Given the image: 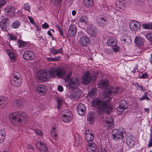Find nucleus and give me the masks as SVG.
I'll use <instances>...</instances> for the list:
<instances>
[{
    "label": "nucleus",
    "mask_w": 152,
    "mask_h": 152,
    "mask_svg": "<svg viewBox=\"0 0 152 152\" xmlns=\"http://www.w3.org/2000/svg\"><path fill=\"white\" fill-rule=\"evenodd\" d=\"M101 136L103 140H105L107 137V135L106 134H104V133H103Z\"/></svg>",
    "instance_id": "nucleus-59"
},
{
    "label": "nucleus",
    "mask_w": 152,
    "mask_h": 152,
    "mask_svg": "<svg viewBox=\"0 0 152 152\" xmlns=\"http://www.w3.org/2000/svg\"><path fill=\"white\" fill-rule=\"evenodd\" d=\"M124 134L125 133L120 130L114 129L112 132V137L114 140L118 141L119 140H122Z\"/></svg>",
    "instance_id": "nucleus-7"
},
{
    "label": "nucleus",
    "mask_w": 152,
    "mask_h": 152,
    "mask_svg": "<svg viewBox=\"0 0 152 152\" xmlns=\"http://www.w3.org/2000/svg\"><path fill=\"white\" fill-rule=\"evenodd\" d=\"M147 76V73L143 74L142 75L140 76V79H145L146 78Z\"/></svg>",
    "instance_id": "nucleus-54"
},
{
    "label": "nucleus",
    "mask_w": 152,
    "mask_h": 152,
    "mask_svg": "<svg viewBox=\"0 0 152 152\" xmlns=\"http://www.w3.org/2000/svg\"><path fill=\"white\" fill-rule=\"evenodd\" d=\"M118 91V88H113L110 87L107 90V92L103 94V99H100L95 98L93 99L91 102L92 106L98 108L99 112L107 113L109 114L112 109L110 103L112 99L110 96L112 95L116 96Z\"/></svg>",
    "instance_id": "nucleus-1"
},
{
    "label": "nucleus",
    "mask_w": 152,
    "mask_h": 152,
    "mask_svg": "<svg viewBox=\"0 0 152 152\" xmlns=\"http://www.w3.org/2000/svg\"><path fill=\"white\" fill-rule=\"evenodd\" d=\"M103 7H104V10H108V7L107 6V5H104Z\"/></svg>",
    "instance_id": "nucleus-63"
},
{
    "label": "nucleus",
    "mask_w": 152,
    "mask_h": 152,
    "mask_svg": "<svg viewBox=\"0 0 152 152\" xmlns=\"http://www.w3.org/2000/svg\"><path fill=\"white\" fill-rule=\"evenodd\" d=\"M79 44L83 47H86L89 45L90 43L89 37L85 35L80 37L79 40Z\"/></svg>",
    "instance_id": "nucleus-9"
},
{
    "label": "nucleus",
    "mask_w": 152,
    "mask_h": 152,
    "mask_svg": "<svg viewBox=\"0 0 152 152\" xmlns=\"http://www.w3.org/2000/svg\"><path fill=\"white\" fill-rule=\"evenodd\" d=\"M129 26L132 30L138 31L140 29L141 24L139 22L137 21L132 20L129 22Z\"/></svg>",
    "instance_id": "nucleus-12"
},
{
    "label": "nucleus",
    "mask_w": 152,
    "mask_h": 152,
    "mask_svg": "<svg viewBox=\"0 0 152 152\" xmlns=\"http://www.w3.org/2000/svg\"><path fill=\"white\" fill-rule=\"evenodd\" d=\"M142 27L145 29H152V23L143 24L142 25Z\"/></svg>",
    "instance_id": "nucleus-40"
},
{
    "label": "nucleus",
    "mask_w": 152,
    "mask_h": 152,
    "mask_svg": "<svg viewBox=\"0 0 152 152\" xmlns=\"http://www.w3.org/2000/svg\"><path fill=\"white\" fill-rule=\"evenodd\" d=\"M27 114L24 112L16 111L10 113L8 119L13 125L16 126L20 123H24L27 120Z\"/></svg>",
    "instance_id": "nucleus-2"
},
{
    "label": "nucleus",
    "mask_w": 152,
    "mask_h": 152,
    "mask_svg": "<svg viewBox=\"0 0 152 152\" xmlns=\"http://www.w3.org/2000/svg\"><path fill=\"white\" fill-rule=\"evenodd\" d=\"M50 52L53 55H55L58 53H62L63 52V49L60 48L58 49H56L54 48L50 49Z\"/></svg>",
    "instance_id": "nucleus-31"
},
{
    "label": "nucleus",
    "mask_w": 152,
    "mask_h": 152,
    "mask_svg": "<svg viewBox=\"0 0 152 152\" xmlns=\"http://www.w3.org/2000/svg\"><path fill=\"white\" fill-rule=\"evenodd\" d=\"M91 79V75L89 72L87 71L82 76L81 82L85 85L88 84Z\"/></svg>",
    "instance_id": "nucleus-10"
},
{
    "label": "nucleus",
    "mask_w": 152,
    "mask_h": 152,
    "mask_svg": "<svg viewBox=\"0 0 152 152\" xmlns=\"http://www.w3.org/2000/svg\"><path fill=\"white\" fill-rule=\"evenodd\" d=\"M60 58V57L58 56L56 58L48 57L47 58V60L48 61H58Z\"/></svg>",
    "instance_id": "nucleus-42"
},
{
    "label": "nucleus",
    "mask_w": 152,
    "mask_h": 152,
    "mask_svg": "<svg viewBox=\"0 0 152 152\" xmlns=\"http://www.w3.org/2000/svg\"><path fill=\"white\" fill-rule=\"evenodd\" d=\"M13 105L15 107L18 108L22 105V102L20 100L16 99L13 102Z\"/></svg>",
    "instance_id": "nucleus-36"
},
{
    "label": "nucleus",
    "mask_w": 152,
    "mask_h": 152,
    "mask_svg": "<svg viewBox=\"0 0 152 152\" xmlns=\"http://www.w3.org/2000/svg\"><path fill=\"white\" fill-rule=\"evenodd\" d=\"M86 110V107L84 104L80 103L78 104L77 107V111L79 115L83 116Z\"/></svg>",
    "instance_id": "nucleus-19"
},
{
    "label": "nucleus",
    "mask_w": 152,
    "mask_h": 152,
    "mask_svg": "<svg viewBox=\"0 0 152 152\" xmlns=\"http://www.w3.org/2000/svg\"><path fill=\"white\" fill-rule=\"evenodd\" d=\"M36 90L37 93L41 96L44 95L47 91L46 86L43 85H37Z\"/></svg>",
    "instance_id": "nucleus-14"
},
{
    "label": "nucleus",
    "mask_w": 152,
    "mask_h": 152,
    "mask_svg": "<svg viewBox=\"0 0 152 152\" xmlns=\"http://www.w3.org/2000/svg\"><path fill=\"white\" fill-rule=\"evenodd\" d=\"M62 113H64L62 114V116L61 117V120L65 123L69 122L72 120L73 115L72 113L68 110H62Z\"/></svg>",
    "instance_id": "nucleus-8"
},
{
    "label": "nucleus",
    "mask_w": 152,
    "mask_h": 152,
    "mask_svg": "<svg viewBox=\"0 0 152 152\" xmlns=\"http://www.w3.org/2000/svg\"><path fill=\"white\" fill-rule=\"evenodd\" d=\"M37 145L39 146V150L40 152H48V149L47 146L42 142H38Z\"/></svg>",
    "instance_id": "nucleus-27"
},
{
    "label": "nucleus",
    "mask_w": 152,
    "mask_h": 152,
    "mask_svg": "<svg viewBox=\"0 0 152 152\" xmlns=\"http://www.w3.org/2000/svg\"><path fill=\"white\" fill-rule=\"evenodd\" d=\"M77 29L75 26L72 25L69 26L67 32L68 34L70 37H74L76 34Z\"/></svg>",
    "instance_id": "nucleus-23"
},
{
    "label": "nucleus",
    "mask_w": 152,
    "mask_h": 152,
    "mask_svg": "<svg viewBox=\"0 0 152 152\" xmlns=\"http://www.w3.org/2000/svg\"><path fill=\"white\" fill-rule=\"evenodd\" d=\"M6 3L5 0H0V7H2Z\"/></svg>",
    "instance_id": "nucleus-51"
},
{
    "label": "nucleus",
    "mask_w": 152,
    "mask_h": 152,
    "mask_svg": "<svg viewBox=\"0 0 152 152\" xmlns=\"http://www.w3.org/2000/svg\"><path fill=\"white\" fill-rule=\"evenodd\" d=\"M28 17L30 23L34 26H36V23L34 21L33 18L31 16H28Z\"/></svg>",
    "instance_id": "nucleus-49"
},
{
    "label": "nucleus",
    "mask_w": 152,
    "mask_h": 152,
    "mask_svg": "<svg viewBox=\"0 0 152 152\" xmlns=\"http://www.w3.org/2000/svg\"><path fill=\"white\" fill-rule=\"evenodd\" d=\"M88 34L91 37H94L96 35L97 30L96 28L92 27L90 25H88L86 30Z\"/></svg>",
    "instance_id": "nucleus-18"
},
{
    "label": "nucleus",
    "mask_w": 152,
    "mask_h": 152,
    "mask_svg": "<svg viewBox=\"0 0 152 152\" xmlns=\"http://www.w3.org/2000/svg\"><path fill=\"white\" fill-rule=\"evenodd\" d=\"M50 134L53 139L56 140L58 135V132L57 130L54 127L52 128L51 129Z\"/></svg>",
    "instance_id": "nucleus-33"
},
{
    "label": "nucleus",
    "mask_w": 152,
    "mask_h": 152,
    "mask_svg": "<svg viewBox=\"0 0 152 152\" xmlns=\"http://www.w3.org/2000/svg\"><path fill=\"white\" fill-rule=\"evenodd\" d=\"M95 114L92 111L90 112L88 114L87 120L89 124H92L94 120Z\"/></svg>",
    "instance_id": "nucleus-28"
},
{
    "label": "nucleus",
    "mask_w": 152,
    "mask_h": 152,
    "mask_svg": "<svg viewBox=\"0 0 152 152\" xmlns=\"http://www.w3.org/2000/svg\"><path fill=\"white\" fill-rule=\"evenodd\" d=\"M35 26L36 28L37 31H40L41 29V26L39 25H36V26Z\"/></svg>",
    "instance_id": "nucleus-58"
},
{
    "label": "nucleus",
    "mask_w": 152,
    "mask_h": 152,
    "mask_svg": "<svg viewBox=\"0 0 152 152\" xmlns=\"http://www.w3.org/2000/svg\"><path fill=\"white\" fill-rule=\"evenodd\" d=\"M15 8L12 6H10L7 7L5 11L7 13H11L12 14H13L15 12Z\"/></svg>",
    "instance_id": "nucleus-37"
},
{
    "label": "nucleus",
    "mask_w": 152,
    "mask_h": 152,
    "mask_svg": "<svg viewBox=\"0 0 152 152\" xmlns=\"http://www.w3.org/2000/svg\"><path fill=\"white\" fill-rule=\"evenodd\" d=\"M135 137L132 136H130L127 139V144L130 147L134 146L135 143Z\"/></svg>",
    "instance_id": "nucleus-25"
},
{
    "label": "nucleus",
    "mask_w": 152,
    "mask_h": 152,
    "mask_svg": "<svg viewBox=\"0 0 152 152\" xmlns=\"http://www.w3.org/2000/svg\"><path fill=\"white\" fill-rule=\"evenodd\" d=\"M88 18L86 16L82 17L80 21V22L83 25H86L88 22Z\"/></svg>",
    "instance_id": "nucleus-38"
},
{
    "label": "nucleus",
    "mask_w": 152,
    "mask_h": 152,
    "mask_svg": "<svg viewBox=\"0 0 152 152\" xmlns=\"http://www.w3.org/2000/svg\"><path fill=\"white\" fill-rule=\"evenodd\" d=\"M105 151L103 150L102 148H99L98 149L97 152H105Z\"/></svg>",
    "instance_id": "nucleus-61"
},
{
    "label": "nucleus",
    "mask_w": 152,
    "mask_h": 152,
    "mask_svg": "<svg viewBox=\"0 0 152 152\" xmlns=\"http://www.w3.org/2000/svg\"><path fill=\"white\" fill-rule=\"evenodd\" d=\"M49 75L52 77H54L56 76L58 77L63 78L65 74V71L59 68L52 67L48 71Z\"/></svg>",
    "instance_id": "nucleus-3"
},
{
    "label": "nucleus",
    "mask_w": 152,
    "mask_h": 152,
    "mask_svg": "<svg viewBox=\"0 0 152 152\" xmlns=\"http://www.w3.org/2000/svg\"><path fill=\"white\" fill-rule=\"evenodd\" d=\"M87 151L88 152H95L96 150V145L94 142L89 143L88 144Z\"/></svg>",
    "instance_id": "nucleus-26"
},
{
    "label": "nucleus",
    "mask_w": 152,
    "mask_h": 152,
    "mask_svg": "<svg viewBox=\"0 0 152 152\" xmlns=\"http://www.w3.org/2000/svg\"><path fill=\"white\" fill-rule=\"evenodd\" d=\"M118 1L120 5L124 7L125 6L127 3V1L125 0H119Z\"/></svg>",
    "instance_id": "nucleus-47"
},
{
    "label": "nucleus",
    "mask_w": 152,
    "mask_h": 152,
    "mask_svg": "<svg viewBox=\"0 0 152 152\" xmlns=\"http://www.w3.org/2000/svg\"><path fill=\"white\" fill-rule=\"evenodd\" d=\"M34 57V53L30 51H26L23 55V58L26 60H32Z\"/></svg>",
    "instance_id": "nucleus-20"
},
{
    "label": "nucleus",
    "mask_w": 152,
    "mask_h": 152,
    "mask_svg": "<svg viewBox=\"0 0 152 152\" xmlns=\"http://www.w3.org/2000/svg\"><path fill=\"white\" fill-rule=\"evenodd\" d=\"M83 4L85 7H91L94 5V0H83Z\"/></svg>",
    "instance_id": "nucleus-30"
},
{
    "label": "nucleus",
    "mask_w": 152,
    "mask_h": 152,
    "mask_svg": "<svg viewBox=\"0 0 152 152\" xmlns=\"http://www.w3.org/2000/svg\"><path fill=\"white\" fill-rule=\"evenodd\" d=\"M36 77L39 81L41 82H45L50 79L48 72L45 69L39 70L37 73Z\"/></svg>",
    "instance_id": "nucleus-6"
},
{
    "label": "nucleus",
    "mask_w": 152,
    "mask_h": 152,
    "mask_svg": "<svg viewBox=\"0 0 152 152\" xmlns=\"http://www.w3.org/2000/svg\"><path fill=\"white\" fill-rule=\"evenodd\" d=\"M117 41L116 40L113 38H109L107 40V44L108 46L112 47H116L117 45Z\"/></svg>",
    "instance_id": "nucleus-24"
},
{
    "label": "nucleus",
    "mask_w": 152,
    "mask_h": 152,
    "mask_svg": "<svg viewBox=\"0 0 152 152\" xmlns=\"http://www.w3.org/2000/svg\"><path fill=\"white\" fill-rule=\"evenodd\" d=\"M20 77V75L19 72H14L10 79L11 84L15 87L20 86L22 82Z\"/></svg>",
    "instance_id": "nucleus-4"
},
{
    "label": "nucleus",
    "mask_w": 152,
    "mask_h": 152,
    "mask_svg": "<svg viewBox=\"0 0 152 152\" xmlns=\"http://www.w3.org/2000/svg\"><path fill=\"white\" fill-rule=\"evenodd\" d=\"M7 37L9 40H15L17 39V37L13 34H7Z\"/></svg>",
    "instance_id": "nucleus-41"
},
{
    "label": "nucleus",
    "mask_w": 152,
    "mask_h": 152,
    "mask_svg": "<svg viewBox=\"0 0 152 152\" xmlns=\"http://www.w3.org/2000/svg\"><path fill=\"white\" fill-rule=\"evenodd\" d=\"M76 11H75V10H73L72 11V14L73 15V16H74L76 14Z\"/></svg>",
    "instance_id": "nucleus-64"
},
{
    "label": "nucleus",
    "mask_w": 152,
    "mask_h": 152,
    "mask_svg": "<svg viewBox=\"0 0 152 152\" xmlns=\"http://www.w3.org/2000/svg\"><path fill=\"white\" fill-rule=\"evenodd\" d=\"M151 147H152V134L151 133L149 136L148 147V148H149Z\"/></svg>",
    "instance_id": "nucleus-45"
},
{
    "label": "nucleus",
    "mask_w": 152,
    "mask_h": 152,
    "mask_svg": "<svg viewBox=\"0 0 152 152\" xmlns=\"http://www.w3.org/2000/svg\"><path fill=\"white\" fill-rule=\"evenodd\" d=\"M121 42L122 43L126 45H129L132 43V40L129 36L124 35L121 38Z\"/></svg>",
    "instance_id": "nucleus-21"
},
{
    "label": "nucleus",
    "mask_w": 152,
    "mask_h": 152,
    "mask_svg": "<svg viewBox=\"0 0 152 152\" xmlns=\"http://www.w3.org/2000/svg\"><path fill=\"white\" fill-rule=\"evenodd\" d=\"M57 89L58 91L60 92H62L64 90L63 87L61 86H58Z\"/></svg>",
    "instance_id": "nucleus-55"
},
{
    "label": "nucleus",
    "mask_w": 152,
    "mask_h": 152,
    "mask_svg": "<svg viewBox=\"0 0 152 152\" xmlns=\"http://www.w3.org/2000/svg\"><path fill=\"white\" fill-rule=\"evenodd\" d=\"M27 148L29 149L33 150L34 149V147L30 145H29L27 146Z\"/></svg>",
    "instance_id": "nucleus-60"
},
{
    "label": "nucleus",
    "mask_w": 152,
    "mask_h": 152,
    "mask_svg": "<svg viewBox=\"0 0 152 152\" xmlns=\"http://www.w3.org/2000/svg\"><path fill=\"white\" fill-rule=\"evenodd\" d=\"M96 21L99 26H104L106 24V20L104 16L100 15L97 18Z\"/></svg>",
    "instance_id": "nucleus-22"
},
{
    "label": "nucleus",
    "mask_w": 152,
    "mask_h": 152,
    "mask_svg": "<svg viewBox=\"0 0 152 152\" xmlns=\"http://www.w3.org/2000/svg\"><path fill=\"white\" fill-rule=\"evenodd\" d=\"M138 87L140 88L141 90L142 91H144V88H143L142 86L141 85H138Z\"/></svg>",
    "instance_id": "nucleus-62"
},
{
    "label": "nucleus",
    "mask_w": 152,
    "mask_h": 152,
    "mask_svg": "<svg viewBox=\"0 0 152 152\" xmlns=\"http://www.w3.org/2000/svg\"><path fill=\"white\" fill-rule=\"evenodd\" d=\"M134 42L136 44L141 46L144 43V40L142 38L137 37L134 39Z\"/></svg>",
    "instance_id": "nucleus-32"
},
{
    "label": "nucleus",
    "mask_w": 152,
    "mask_h": 152,
    "mask_svg": "<svg viewBox=\"0 0 152 152\" xmlns=\"http://www.w3.org/2000/svg\"><path fill=\"white\" fill-rule=\"evenodd\" d=\"M128 107V104L126 101L125 100H121L119 103V105L117 108L116 112L118 114H121L123 110Z\"/></svg>",
    "instance_id": "nucleus-11"
},
{
    "label": "nucleus",
    "mask_w": 152,
    "mask_h": 152,
    "mask_svg": "<svg viewBox=\"0 0 152 152\" xmlns=\"http://www.w3.org/2000/svg\"><path fill=\"white\" fill-rule=\"evenodd\" d=\"M113 119L111 117H107L106 118L105 122L104 123V126L107 129H112L113 126L114 124Z\"/></svg>",
    "instance_id": "nucleus-15"
},
{
    "label": "nucleus",
    "mask_w": 152,
    "mask_h": 152,
    "mask_svg": "<svg viewBox=\"0 0 152 152\" xmlns=\"http://www.w3.org/2000/svg\"><path fill=\"white\" fill-rule=\"evenodd\" d=\"M7 103L6 98L3 96H0V108H4Z\"/></svg>",
    "instance_id": "nucleus-29"
},
{
    "label": "nucleus",
    "mask_w": 152,
    "mask_h": 152,
    "mask_svg": "<svg viewBox=\"0 0 152 152\" xmlns=\"http://www.w3.org/2000/svg\"><path fill=\"white\" fill-rule=\"evenodd\" d=\"M17 42L18 44V47L19 48H23L26 46V43L20 40H18Z\"/></svg>",
    "instance_id": "nucleus-43"
},
{
    "label": "nucleus",
    "mask_w": 152,
    "mask_h": 152,
    "mask_svg": "<svg viewBox=\"0 0 152 152\" xmlns=\"http://www.w3.org/2000/svg\"><path fill=\"white\" fill-rule=\"evenodd\" d=\"M139 99L140 101H142L145 99L148 101L149 100V99L148 97L147 94L145 93L143 95L142 98Z\"/></svg>",
    "instance_id": "nucleus-44"
},
{
    "label": "nucleus",
    "mask_w": 152,
    "mask_h": 152,
    "mask_svg": "<svg viewBox=\"0 0 152 152\" xmlns=\"http://www.w3.org/2000/svg\"><path fill=\"white\" fill-rule=\"evenodd\" d=\"M7 18H4L1 20L0 22V28L3 31H7L9 29V26L7 23Z\"/></svg>",
    "instance_id": "nucleus-17"
},
{
    "label": "nucleus",
    "mask_w": 152,
    "mask_h": 152,
    "mask_svg": "<svg viewBox=\"0 0 152 152\" xmlns=\"http://www.w3.org/2000/svg\"><path fill=\"white\" fill-rule=\"evenodd\" d=\"M137 67V66H136L135 67H134L133 68V70L131 71V72L133 74L135 73L136 71L138 70Z\"/></svg>",
    "instance_id": "nucleus-56"
},
{
    "label": "nucleus",
    "mask_w": 152,
    "mask_h": 152,
    "mask_svg": "<svg viewBox=\"0 0 152 152\" xmlns=\"http://www.w3.org/2000/svg\"><path fill=\"white\" fill-rule=\"evenodd\" d=\"M85 137L86 140L87 142L93 141L94 137L92 132L91 130H86Z\"/></svg>",
    "instance_id": "nucleus-16"
},
{
    "label": "nucleus",
    "mask_w": 152,
    "mask_h": 152,
    "mask_svg": "<svg viewBox=\"0 0 152 152\" xmlns=\"http://www.w3.org/2000/svg\"><path fill=\"white\" fill-rule=\"evenodd\" d=\"M21 24L20 22L18 20H16L13 22L11 25V26L13 28H18Z\"/></svg>",
    "instance_id": "nucleus-39"
},
{
    "label": "nucleus",
    "mask_w": 152,
    "mask_h": 152,
    "mask_svg": "<svg viewBox=\"0 0 152 152\" xmlns=\"http://www.w3.org/2000/svg\"><path fill=\"white\" fill-rule=\"evenodd\" d=\"M108 81L107 80H103L100 81L99 83V86L102 88H106L108 86Z\"/></svg>",
    "instance_id": "nucleus-34"
},
{
    "label": "nucleus",
    "mask_w": 152,
    "mask_h": 152,
    "mask_svg": "<svg viewBox=\"0 0 152 152\" xmlns=\"http://www.w3.org/2000/svg\"><path fill=\"white\" fill-rule=\"evenodd\" d=\"M24 8L25 10L29 11L30 8L28 3H25L24 4Z\"/></svg>",
    "instance_id": "nucleus-50"
},
{
    "label": "nucleus",
    "mask_w": 152,
    "mask_h": 152,
    "mask_svg": "<svg viewBox=\"0 0 152 152\" xmlns=\"http://www.w3.org/2000/svg\"><path fill=\"white\" fill-rule=\"evenodd\" d=\"M42 27L43 28L46 29L49 28V26L47 23H45L42 25Z\"/></svg>",
    "instance_id": "nucleus-53"
},
{
    "label": "nucleus",
    "mask_w": 152,
    "mask_h": 152,
    "mask_svg": "<svg viewBox=\"0 0 152 152\" xmlns=\"http://www.w3.org/2000/svg\"><path fill=\"white\" fill-rule=\"evenodd\" d=\"M80 94L78 93H77L75 92H74L73 94V97L75 98H77L80 96Z\"/></svg>",
    "instance_id": "nucleus-57"
},
{
    "label": "nucleus",
    "mask_w": 152,
    "mask_h": 152,
    "mask_svg": "<svg viewBox=\"0 0 152 152\" xmlns=\"http://www.w3.org/2000/svg\"><path fill=\"white\" fill-rule=\"evenodd\" d=\"M3 48L5 50V51L9 57L10 61L12 63L15 62L17 60L16 54L11 50L6 49L5 47Z\"/></svg>",
    "instance_id": "nucleus-13"
},
{
    "label": "nucleus",
    "mask_w": 152,
    "mask_h": 152,
    "mask_svg": "<svg viewBox=\"0 0 152 152\" xmlns=\"http://www.w3.org/2000/svg\"><path fill=\"white\" fill-rule=\"evenodd\" d=\"M35 132L37 135H39L41 137H42L43 136V133L40 130H36L35 131Z\"/></svg>",
    "instance_id": "nucleus-48"
},
{
    "label": "nucleus",
    "mask_w": 152,
    "mask_h": 152,
    "mask_svg": "<svg viewBox=\"0 0 152 152\" xmlns=\"http://www.w3.org/2000/svg\"><path fill=\"white\" fill-rule=\"evenodd\" d=\"M5 132L4 129H1L0 131V143L2 142L5 139Z\"/></svg>",
    "instance_id": "nucleus-35"
},
{
    "label": "nucleus",
    "mask_w": 152,
    "mask_h": 152,
    "mask_svg": "<svg viewBox=\"0 0 152 152\" xmlns=\"http://www.w3.org/2000/svg\"><path fill=\"white\" fill-rule=\"evenodd\" d=\"M58 106L61 105L63 102V99L62 98H59L57 99Z\"/></svg>",
    "instance_id": "nucleus-52"
},
{
    "label": "nucleus",
    "mask_w": 152,
    "mask_h": 152,
    "mask_svg": "<svg viewBox=\"0 0 152 152\" xmlns=\"http://www.w3.org/2000/svg\"><path fill=\"white\" fill-rule=\"evenodd\" d=\"M146 38L148 40L152 41V33H148L145 35Z\"/></svg>",
    "instance_id": "nucleus-46"
},
{
    "label": "nucleus",
    "mask_w": 152,
    "mask_h": 152,
    "mask_svg": "<svg viewBox=\"0 0 152 152\" xmlns=\"http://www.w3.org/2000/svg\"><path fill=\"white\" fill-rule=\"evenodd\" d=\"M72 75L71 72H69L64 78V80L66 82L69 81V86L71 89H75L78 86L79 81L77 78L70 79V76Z\"/></svg>",
    "instance_id": "nucleus-5"
}]
</instances>
